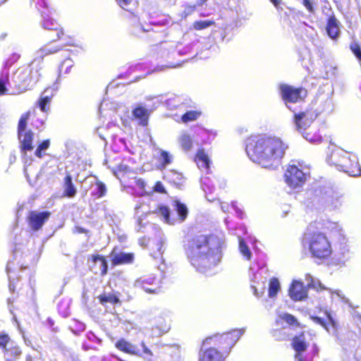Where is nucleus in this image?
I'll use <instances>...</instances> for the list:
<instances>
[{
  "label": "nucleus",
  "instance_id": "412c9836",
  "mask_svg": "<svg viewBox=\"0 0 361 361\" xmlns=\"http://www.w3.org/2000/svg\"><path fill=\"white\" fill-rule=\"evenodd\" d=\"M328 322H326L324 319L319 317H311V319L314 322L318 324L325 328V329L329 333H334L336 331V322L333 319L332 316L327 311L325 312Z\"/></svg>",
  "mask_w": 361,
  "mask_h": 361
},
{
  "label": "nucleus",
  "instance_id": "473e14b6",
  "mask_svg": "<svg viewBox=\"0 0 361 361\" xmlns=\"http://www.w3.org/2000/svg\"><path fill=\"white\" fill-rule=\"evenodd\" d=\"M170 329L169 324L164 320L159 322V324L154 326L152 329V336L153 337H159L163 335L164 334L169 331Z\"/></svg>",
  "mask_w": 361,
  "mask_h": 361
},
{
  "label": "nucleus",
  "instance_id": "0eeeda50",
  "mask_svg": "<svg viewBox=\"0 0 361 361\" xmlns=\"http://www.w3.org/2000/svg\"><path fill=\"white\" fill-rule=\"evenodd\" d=\"M314 201L321 203L329 209L336 210L342 207L344 202V197L343 194L330 188L319 189L315 191Z\"/></svg>",
  "mask_w": 361,
  "mask_h": 361
},
{
  "label": "nucleus",
  "instance_id": "13d9d810",
  "mask_svg": "<svg viewBox=\"0 0 361 361\" xmlns=\"http://www.w3.org/2000/svg\"><path fill=\"white\" fill-rule=\"evenodd\" d=\"M164 240L162 238H160V240L158 241V243L157 245V253L154 252L152 255L154 258H158L159 257H161L164 250Z\"/></svg>",
  "mask_w": 361,
  "mask_h": 361
},
{
  "label": "nucleus",
  "instance_id": "aec40b11",
  "mask_svg": "<svg viewBox=\"0 0 361 361\" xmlns=\"http://www.w3.org/2000/svg\"><path fill=\"white\" fill-rule=\"evenodd\" d=\"M345 155H348V152L341 148H335L332 150L331 154L328 157L327 161L330 165L335 166L338 170L340 166H346L343 163H341L342 157H344Z\"/></svg>",
  "mask_w": 361,
  "mask_h": 361
},
{
  "label": "nucleus",
  "instance_id": "a19ab883",
  "mask_svg": "<svg viewBox=\"0 0 361 361\" xmlns=\"http://www.w3.org/2000/svg\"><path fill=\"white\" fill-rule=\"evenodd\" d=\"M238 241H239V250L240 253L243 255V257L247 259L250 260L252 257V253L247 247V245L244 242L243 239L238 236Z\"/></svg>",
  "mask_w": 361,
  "mask_h": 361
},
{
  "label": "nucleus",
  "instance_id": "c03bdc74",
  "mask_svg": "<svg viewBox=\"0 0 361 361\" xmlns=\"http://www.w3.org/2000/svg\"><path fill=\"white\" fill-rule=\"evenodd\" d=\"M59 87L58 82L54 83L51 86L47 87L41 94L43 96H47L49 99H52L54 96L56 94Z\"/></svg>",
  "mask_w": 361,
  "mask_h": 361
},
{
  "label": "nucleus",
  "instance_id": "3c124183",
  "mask_svg": "<svg viewBox=\"0 0 361 361\" xmlns=\"http://www.w3.org/2000/svg\"><path fill=\"white\" fill-rule=\"evenodd\" d=\"M141 346L142 348V354L140 353L138 356L143 357L146 361H152V352L146 346L144 342H142Z\"/></svg>",
  "mask_w": 361,
  "mask_h": 361
},
{
  "label": "nucleus",
  "instance_id": "2f4dec72",
  "mask_svg": "<svg viewBox=\"0 0 361 361\" xmlns=\"http://www.w3.org/2000/svg\"><path fill=\"white\" fill-rule=\"evenodd\" d=\"M61 49V48L58 46L53 45L51 44H47L42 47L37 52V59H42V61L43 60V58L45 56L55 54L57 51H59Z\"/></svg>",
  "mask_w": 361,
  "mask_h": 361
},
{
  "label": "nucleus",
  "instance_id": "7ed1b4c3",
  "mask_svg": "<svg viewBox=\"0 0 361 361\" xmlns=\"http://www.w3.org/2000/svg\"><path fill=\"white\" fill-rule=\"evenodd\" d=\"M173 206L176 212L177 216L171 214L169 208L163 204L158 205L157 207L153 210L149 208V205L144 203L136 206L135 211L138 225L141 227L142 219L147 216L148 214L151 213L156 214L157 216L161 217L163 221L169 225H175L183 222L188 214L187 207L179 200H175Z\"/></svg>",
  "mask_w": 361,
  "mask_h": 361
},
{
  "label": "nucleus",
  "instance_id": "37998d69",
  "mask_svg": "<svg viewBox=\"0 0 361 361\" xmlns=\"http://www.w3.org/2000/svg\"><path fill=\"white\" fill-rule=\"evenodd\" d=\"M106 187L101 181H97L93 193L97 198H101L106 195Z\"/></svg>",
  "mask_w": 361,
  "mask_h": 361
},
{
  "label": "nucleus",
  "instance_id": "09e8293b",
  "mask_svg": "<svg viewBox=\"0 0 361 361\" xmlns=\"http://www.w3.org/2000/svg\"><path fill=\"white\" fill-rule=\"evenodd\" d=\"M302 137L307 141L312 143H317L320 142L321 137L317 134H312L310 132L307 130L300 133Z\"/></svg>",
  "mask_w": 361,
  "mask_h": 361
},
{
  "label": "nucleus",
  "instance_id": "69168bd1",
  "mask_svg": "<svg viewBox=\"0 0 361 361\" xmlns=\"http://www.w3.org/2000/svg\"><path fill=\"white\" fill-rule=\"evenodd\" d=\"M303 5L309 11H313V6L311 0H303Z\"/></svg>",
  "mask_w": 361,
  "mask_h": 361
},
{
  "label": "nucleus",
  "instance_id": "393cba45",
  "mask_svg": "<svg viewBox=\"0 0 361 361\" xmlns=\"http://www.w3.org/2000/svg\"><path fill=\"white\" fill-rule=\"evenodd\" d=\"M111 261L114 265L131 263L133 260V255L126 252H116L113 250L111 254Z\"/></svg>",
  "mask_w": 361,
  "mask_h": 361
},
{
  "label": "nucleus",
  "instance_id": "680f3d73",
  "mask_svg": "<svg viewBox=\"0 0 361 361\" xmlns=\"http://www.w3.org/2000/svg\"><path fill=\"white\" fill-rule=\"evenodd\" d=\"M153 190L156 192L166 193L165 188H164L163 184L160 181H157L155 183V185H154V186L153 188Z\"/></svg>",
  "mask_w": 361,
  "mask_h": 361
},
{
  "label": "nucleus",
  "instance_id": "603ef678",
  "mask_svg": "<svg viewBox=\"0 0 361 361\" xmlns=\"http://www.w3.org/2000/svg\"><path fill=\"white\" fill-rule=\"evenodd\" d=\"M141 346L142 348V354L140 353L138 356L143 357L146 361H152V352L146 346L144 342H142Z\"/></svg>",
  "mask_w": 361,
  "mask_h": 361
},
{
  "label": "nucleus",
  "instance_id": "72a5a7b5",
  "mask_svg": "<svg viewBox=\"0 0 361 361\" xmlns=\"http://www.w3.org/2000/svg\"><path fill=\"white\" fill-rule=\"evenodd\" d=\"M201 115L202 111L199 109L188 111L182 115L181 121L185 123L195 121L197 120Z\"/></svg>",
  "mask_w": 361,
  "mask_h": 361
},
{
  "label": "nucleus",
  "instance_id": "774afa93",
  "mask_svg": "<svg viewBox=\"0 0 361 361\" xmlns=\"http://www.w3.org/2000/svg\"><path fill=\"white\" fill-rule=\"evenodd\" d=\"M221 209L224 213L229 212L230 205L226 202H221Z\"/></svg>",
  "mask_w": 361,
  "mask_h": 361
},
{
  "label": "nucleus",
  "instance_id": "5fc2aeb1",
  "mask_svg": "<svg viewBox=\"0 0 361 361\" xmlns=\"http://www.w3.org/2000/svg\"><path fill=\"white\" fill-rule=\"evenodd\" d=\"M49 140H44L41 144H39L35 151L36 157L41 158L42 157V152L49 148Z\"/></svg>",
  "mask_w": 361,
  "mask_h": 361
},
{
  "label": "nucleus",
  "instance_id": "c756f323",
  "mask_svg": "<svg viewBox=\"0 0 361 361\" xmlns=\"http://www.w3.org/2000/svg\"><path fill=\"white\" fill-rule=\"evenodd\" d=\"M133 115L135 118L139 120L140 125L145 126L147 124L149 114L147 110L145 108L141 106L136 107L133 111Z\"/></svg>",
  "mask_w": 361,
  "mask_h": 361
},
{
  "label": "nucleus",
  "instance_id": "9b49d317",
  "mask_svg": "<svg viewBox=\"0 0 361 361\" xmlns=\"http://www.w3.org/2000/svg\"><path fill=\"white\" fill-rule=\"evenodd\" d=\"M0 350L6 361H16L22 353L16 343L4 334H0Z\"/></svg>",
  "mask_w": 361,
  "mask_h": 361
},
{
  "label": "nucleus",
  "instance_id": "8fccbe9b",
  "mask_svg": "<svg viewBox=\"0 0 361 361\" xmlns=\"http://www.w3.org/2000/svg\"><path fill=\"white\" fill-rule=\"evenodd\" d=\"M338 255L340 256L338 258V262L345 264L350 257L348 248L345 245L341 247Z\"/></svg>",
  "mask_w": 361,
  "mask_h": 361
},
{
  "label": "nucleus",
  "instance_id": "6e6d98bb",
  "mask_svg": "<svg viewBox=\"0 0 361 361\" xmlns=\"http://www.w3.org/2000/svg\"><path fill=\"white\" fill-rule=\"evenodd\" d=\"M334 109V104L331 99H326L324 102V106L319 110V113H331Z\"/></svg>",
  "mask_w": 361,
  "mask_h": 361
},
{
  "label": "nucleus",
  "instance_id": "864d4df0",
  "mask_svg": "<svg viewBox=\"0 0 361 361\" xmlns=\"http://www.w3.org/2000/svg\"><path fill=\"white\" fill-rule=\"evenodd\" d=\"M209 183L210 180L209 178L205 177L202 178V190L204 191L206 196L207 195V193H212L214 190V185H212V187H210Z\"/></svg>",
  "mask_w": 361,
  "mask_h": 361
},
{
  "label": "nucleus",
  "instance_id": "423d86ee",
  "mask_svg": "<svg viewBox=\"0 0 361 361\" xmlns=\"http://www.w3.org/2000/svg\"><path fill=\"white\" fill-rule=\"evenodd\" d=\"M245 332L244 329H233L229 332L223 334H216L206 338L203 341V345H218L225 350H228L227 353H229L231 349L235 345L240 338Z\"/></svg>",
  "mask_w": 361,
  "mask_h": 361
},
{
  "label": "nucleus",
  "instance_id": "a211bd4d",
  "mask_svg": "<svg viewBox=\"0 0 361 361\" xmlns=\"http://www.w3.org/2000/svg\"><path fill=\"white\" fill-rule=\"evenodd\" d=\"M202 346L199 353V361H224V354L213 347L205 348Z\"/></svg>",
  "mask_w": 361,
  "mask_h": 361
},
{
  "label": "nucleus",
  "instance_id": "f8f14e48",
  "mask_svg": "<svg viewBox=\"0 0 361 361\" xmlns=\"http://www.w3.org/2000/svg\"><path fill=\"white\" fill-rule=\"evenodd\" d=\"M250 280L252 282L251 288L253 294L257 297H261L264 291V285L267 278V269L266 267H259L257 271H254V268L250 267Z\"/></svg>",
  "mask_w": 361,
  "mask_h": 361
},
{
  "label": "nucleus",
  "instance_id": "338daca9",
  "mask_svg": "<svg viewBox=\"0 0 361 361\" xmlns=\"http://www.w3.org/2000/svg\"><path fill=\"white\" fill-rule=\"evenodd\" d=\"M135 183L137 187H138L140 189L143 190L145 187V182L141 178L137 179L135 180Z\"/></svg>",
  "mask_w": 361,
  "mask_h": 361
},
{
  "label": "nucleus",
  "instance_id": "9d476101",
  "mask_svg": "<svg viewBox=\"0 0 361 361\" xmlns=\"http://www.w3.org/2000/svg\"><path fill=\"white\" fill-rule=\"evenodd\" d=\"M134 286L142 289L147 294L158 295L161 291V281L154 274L140 277L135 281Z\"/></svg>",
  "mask_w": 361,
  "mask_h": 361
},
{
  "label": "nucleus",
  "instance_id": "49530a36",
  "mask_svg": "<svg viewBox=\"0 0 361 361\" xmlns=\"http://www.w3.org/2000/svg\"><path fill=\"white\" fill-rule=\"evenodd\" d=\"M171 160L172 157L168 152L160 149V157L159 161L163 167H165L168 164H171Z\"/></svg>",
  "mask_w": 361,
  "mask_h": 361
},
{
  "label": "nucleus",
  "instance_id": "4d7b16f0",
  "mask_svg": "<svg viewBox=\"0 0 361 361\" xmlns=\"http://www.w3.org/2000/svg\"><path fill=\"white\" fill-rule=\"evenodd\" d=\"M281 319L290 325H298L297 319L291 314L284 313L280 316Z\"/></svg>",
  "mask_w": 361,
  "mask_h": 361
},
{
  "label": "nucleus",
  "instance_id": "f704fd0d",
  "mask_svg": "<svg viewBox=\"0 0 361 361\" xmlns=\"http://www.w3.org/2000/svg\"><path fill=\"white\" fill-rule=\"evenodd\" d=\"M152 24H133V33L136 36H141L142 34L149 32L152 30Z\"/></svg>",
  "mask_w": 361,
  "mask_h": 361
},
{
  "label": "nucleus",
  "instance_id": "bf43d9fd",
  "mask_svg": "<svg viewBox=\"0 0 361 361\" xmlns=\"http://www.w3.org/2000/svg\"><path fill=\"white\" fill-rule=\"evenodd\" d=\"M350 49L355 56L359 59L361 60V49L358 44L353 42L350 44Z\"/></svg>",
  "mask_w": 361,
  "mask_h": 361
},
{
  "label": "nucleus",
  "instance_id": "6e6552de",
  "mask_svg": "<svg viewBox=\"0 0 361 361\" xmlns=\"http://www.w3.org/2000/svg\"><path fill=\"white\" fill-rule=\"evenodd\" d=\"M316 335L311 331H303L298 336H295L291 342V345L295 351V361H306L304 355L310 342L314 340Z\"/></svg>",
  "mask_w": 361,
  "mask_h": 361
},
{
  "label": "nucleus",
  "instance_id": "f3484780",
  "mask_svg": "<svg viewBox=\"0 0 361 361\" xmlns=\"http://www.w3.org/2000/svg\"><path fill=\"white\" fill-rule=\"evenodd\" d=\"M50 212H30L27 216L29 226L33 231H38L42 228L44 222L48 220Z\"/></svg>",
  "mask_w": 361,
  "mask_h": 361
},
{
  "label": "nucleus",
  "instance_id": "bb28decb",
  "mask_svg": "<svg viewBox=\"0 0 361 361\" xmlns=\"http://www.w3.org/2000/svg\"><path fill=\"white\" fill-rule=\"evenodd\" d=\"M28 66L29 69H32V73L30 74L31 79L33 83H35L41 75L40 71L42 69V59L35 58Z\"/></svg>",
  "mask_w": 361,
  "mask_h": 361
},
{
  "label": "nucleus",
  "instance_id": "58836bf2",
  "mask_svg": "<svg viewBox=\"0 0 361 361\" xmlns=\"http://www.w3.org/2000/svg\"><path fill=\"white\" fill-rule=\"evenodd\" d=\"M51 101V99H49L47 96L40 94L37 105L42 112L47 113L50 109L49 104Z\"/></svg>",
  "mask_w": 361,
  "mask_h": 361
},
{
  "label": "nucleus",
  "instance_id": "c85d7f7f",
  "mask_svg": "<svg viewBox=\"0 0 361 361\" xmlns=\"http://www.w3.org/2000/svg\"><path fill=\"white\" fill-rule=\"evenodd\" d=\"M195 161L199 169L201 170H209L210 160L203 149L198 150L196 154Z\"/></svg>",
  "mask_w": 361,
  "mask_h": 361
},
{
  "label": "nucleus",
  "instance_id": "c9c22d12",
  "mask_svg": "<svg viewBox=\"0 0 361 361\" xmlns=\"http://www.w3.org/2000/svg\"><path fill=\"white\" fill-rule=\"evenodd\" d=\"M13 83L9 80L8 75L7 74L2 75L0 78V96L7 94L8 87H13Z\"/></svg>",
  "mask_w": 361,
  "mask_h": 361
},
{
  "label": "nucleus",
  "instance_id": "39448f33",
  "mask_svg": "<svg viewBox=\"0 0 361 361\" xmlns=\"http://www.w3.org/2000/svg\"><path fill=\"white\" fill-rule=\"evenodd\" d=\"M310 170L302 161H293L285 171L284 178L286 184L292 188H301L310 177Z\"/></svg>",
  "mask_w": 361,
  "mask_h": 361
},
{
  "label": "nucleus",
  "instance_id": "4c0bfd02",
  "mask_svg": "<svg viewBox=\"0 0 361 361\" xmlns=\"http://www.w3.org/2000/svg\"><path fill=\"white\" fill-rule=\"evenodd\" d=\"M281 288L280 283L276 278L271 279L269 284V296L275 297Z\"/></svg>",
  "mask_w": 361,
  "mask_h": 361
},
{
  "label": "nucleus",
  "instance_id": "4468645a",
  "mask_svg": "<svg viewBox=\"0 0 361 361\" xmlns=\"http://www.w3.org/2000/svg\"><path fill=\"white\" fill-rule=\"evenodd\" d=\"M346 166H340L339 171L347 173L351 176H357L361 174V168L358 159L355 154L348 152V155L342 157L341 162Z\"/></svg>",
  "mask_w": 361,
  "mask_h": 361
},
{
  "label": "nucleus",
  "instance_id": "4be33fe9",
  "mask_svg": "<svg viewBox=\"0 0 361 361\" xmlns=\"http://www.w3.org/2000/svg\"><path fill=\"white\" fill-rule=\"evenodd\" d=\"M305 280L307 281V286L310 288H314L317 290H328L322 283L318 280L314 279L312 275L307 274L305 275ZM329 292L331 294H336L338 297L343 299V296L341 295V292L338 290H332L329 289Z\"/></svg>",
  "mask_w": 361,
  "mask_h": 361
},
{
  "label": "nucleus",
  "instance_id": "1a4fd4ad",
  "mask_svg": "<svg viewBox=\"0 0 361 361\" xmlns=\"http://www.w3.org/2000/svg\"><path fill=\"white\" fill-rule=\"evenodd\" d=\"M30 112L27 111L23 114L20 118L18 126V138L21 144V148L23 152L31 151L33 149L32 140L33 133L31 130L26 131V127Z\"/></svg>",
  "mask_w": 361,
  "mask_h": 361
},
{
  "label": "nucleus",
  "instance_id": "b1692460",
  "mask_svg": "<svg viewBox=\"0 0 361 361\" xmlns=\"http://www.w3.org/2000/svg\"><path fill=\"white\" fill-rule=\"evenodd\" d=\"M180 147L185 152H189L192 148L193 140L191 135L185 130H182L177 137Z\"/></svg>",
  "mask_w": 361,
  "mask_h": 361
},
{
  "label": "nucleus",
  "instance_id": "a18cd8bd",
  "mask_svg": "<svg viewBox=\"0 0 361 361\" xmlns=\"http://www.w3.org/2000/svg\"><path fill=\"white\" fill-rule=\"evenodd\" d=\"M13 262H8V264L6 266V272H7V274H8V280H9V290L11 292H14L15 289H16V285H15V279L14 277L11 275V273H12V265H13Z\"/></svg>",
  "mask_w": 361,
  "mask_h": 361
},
{
  "label": "nucleus",
  "instance_id": "ea45409f",
  "mask_svg": "<svg viewBox=\"0 0 361 361\" xmlns=\"http://www.w3.org/2000/svg\"><path fill=\"white\" fill-rule=\"evenodd\" d=\"M92 261L94 264H98L99 266L101 269V273L102 275L106 274L108 269V264L104 257L99 255L92 256Z\"/></svg>",
  "mask_w": 361,
  "mask_h": 361
},
{
  "label": "nucleus",
  "instance_id": "79ce46f5",
  "mask_svg": "<svg viewBox=\"0 0 361 361\" xmlns=\"http://www.w3.org/2000/svg\"><path fill=\"white\" fill-rule=\"evenodd\" d=\"M73 66V61L70 58L66 59L59 68V75L68 74Z\"/></svg>",
  "mask_w": 361,
  "mask_h": 361
},
{
  "label": "nucleus",
  "instance_id": "cd10ccee",
  "mask_svg": "<svg viewBox=\"0 0 361 361\" xmlns=\"http://www.w3.org/2000/svg\"><path fill=\"white\" fill-rule=\"evenodd\" d=\"M63 188L65 196L71 198L75 195L77 189L73 183L72 177L70 174H67L64 178Z\"/></svg>",
  "mask_w": 361,
  "mask_h": 361
},
{
  "label": "nucleus",
  "instance_id": "dca6fc26",
  "mask_svg": "<svg viewBox=\"0 0 361 361\" xmlns=\"http://www.w3.org/2000/svg\"><path fill=\"white\" fill-rule=\"evenodd\" d=\"M31 73L32 69H29V66L18 68L12 77L13 87L20 88L32 85L33 81L30 75Z\"/></svg>",
  "mask_w": 361,
  "mask_h": 361
},
{
  "label": "nucleus",
  "instance_id": "5701e85b",
  "mask_svg": "<svg viewBox=\"0 0 361 361\" xmlns=\"http://www.w3.org/2000/svg\"><path fill=\"white\" fill-rule=\"evenodd\" d=\"M219 0H197L196 5L195 6H188L184 10L185 17L188 15H190L196 7H203L209 8V9H214L216 6L219 5Z\"/></svg>",
  "mask_w": 361,
  "mask_h": 361
},
{
  "label": "nucleus",
  "instance_id": "f03ea898",
  "mask_svg": "<svg viewBox=\"0 0 361 361\" xmlns=\"http://www.w3.org/2000/svg\"><path fill=\"white\" fill-rule=\"evenodd\" d=\"M185 255L197 271L207 274L221 260V248L207 235H197L184 244Z\"/></svg>",
  "mask_w": 361,
  "mask_h": 361
},
{
  "label": "nucleus",
  "instance_id": "2eb2a0df",
  "mask_svg": "<svg viewBox=\"0 0 361 361\" xmlns=\"http://www.w3.org/2000/svg\"><path fill=\"white\" fill-rule=\"evenodd\" d=\"M317 114L313 111L300 112L294 114V123L296 130L300 133L308 130Z\"/></svg>",
  "mask_w": 361,
  "mask_h": 361
},
{
  "label": "nucleus",
  "instance_id": "e433bc0d",
  "mask_svg": "<svg viewBox=\"0 0 361 361\" xmlns=\"http://www.w3.org/2000/svg\"><path fill=\"white\" fill-rule=\"evenodd\" d=\"M326 32L332 39H336L340 35L338 24H326Z\"/></svg>",
  "mask_w": 361,
  "mask_h": 361
},
{
  "label": "nucleus",
  "instance_id": "de8ad7c7",
  "mask_svg": "<svg viewBox=\"0 0 361 361\" xmlns=\"http://www.w3.org/2000/svg\"><path fill=\"white\" fill-rule=\"evenodd\" d=\"M99 300L102 304H104L106 302L116 304L119 302L118 298L112 294H103V295H101L99 297Z\"/></svg>",
  "mask_w": 361,
  "mask_h": 361
},
{
  "label": "nucleus",
  "instance_id": "7c9ffc66",
  "mask_svg": "<svg viewBox=\"0 0 361 361\" xmlns=\"http://www.w3.org/2000/svg\"><path fill=\"white\" fill-rule=\"evenodd\" d=\"M44 29L51 32L49 37L53 40L61 39V35H63V30L59 24H44Z\"/></svg>",
  "mask_w": 361,
  "mask_h": 361
},
{
  "label": "nucleus",
  "instance_id": "6ab92c4d",
  "mask_svg": "<svg viewBox=\"0 0 361 361\" xmlns=\"http://www.w3.org/2000/svg\"><path fill=\"white\" fill-rule=\"evenodd\" d=\"M289 295L293 300H302L307 296V291L303 283L299 281H293L290 288Z\"/></svg>",
  "mask_w": 361,
  "mask_h": 361
},
{
  "label": "nucleus",
  "instance_id": "ddd939ff",
  "mask_svg": "<svg viewBox=\"0 0 361 361\" xmlns=\"http://www.w3.org/2000/svg\"><path fill=\"white\" fill-rule=\"evenodd\" d=\"M281 96L286 103H295L302 100L307 95V92L302 88H295L288 85H281Z\"/></svg>",
  "mask_w": 361,
  "mask_h": 361
},
{
  "label": "nucleus",
  "instance_id": "052dcab7",
  "mask_svg": "<svg viewBox=\"0 0 361 361\" xmlns=\"http://www.w3.org/2000/svg\"><path fill=\"white\" fill-rule=\"evenodd\" d=\"M326 228L328 229L331 230L332 231H335V232H337L339 234L342 231V228L341 227V226L336 222H329V226H326Z\"/></svg>",
  "mask_w": 361,
  "mask_h": 361
},
{
  "label": "nucleus",
  "instance_id": "a878e982",
  "mask_svg": "<svg viewBox=\"0 0 361 361\" xmlns=\"http://www.w3.org/2000/svg\"><path fill=\"white\" fill-rule=\"evenodd\" d=\"M116 347L119 350L130 355H140V350L135 345L131 344L125 339H120L119 341H118L116 343Z\"/></svg>",
  "mask_w": 361,
  "mask_h": 361
},
{
  "label": "nucleus",
  "instance_id": "e2e57ef3",
  "mask_svg": "<svg viewBox=\"0 0 361 361\" xmlns=\"http://www.w3.org/2000/svg\"><path fill=\"white\" fill-rule=\"evenodd\" d=\"M231 207L235 211L236 214L240 217L243 218V211L238 207L237 203L235 202H231Z\"/></svg>",
  "mask_w": 361,
  "mask_h": 361
},
{
  "label": "nucleus",
  "instance_id": "f257e3e1",
  "mask_svg": "<svg viewBox=\"0 0 361 361\" xmlns=\"http://www.w3.org/2000/svg\"><path fill=\"white\" fill-rule=\"evenodd\" d=\"M287 145L278 137L252 135L246 141V153L253 162L265 169H276L283 158Z\"/></svg>",
  "mask_w": 361,
  "mask_h": 361
},
{
  "label": "nucleus",
  "instance_id": "0e129e2a",
  "mask_svg": "<svg viewBox=\"0 0 361 361\" xmlns=\"http://www.w3.org/2000/svg\"><path fill=\"white\" fill-rule=\"evenodd\" d=\"M7 302H8V307H9L10 312H11V313L13 314V320L16 322V324H17V325H18V329H20L19 323H18V322L17 321L16 317V315L13 314V310L11 309V304L13 303V300H12L11 298H8V300H7Z\"/></svg>",
  "mask_w": 361,
  "mask_h": 361
},
{
  "label": "nucleus",
  "instance_id": "20e7f679",
  "mask_svg": "<svg viewBox=\"0 0 361 361\" xmlns=\"http://www.w3.org/2000/svg\"><path fill=\"white\" fill-rule=\"evenodd\" d=\"M302 245L307 248L312 256L319 259H325L332 252L331 243L327 237L321 232H312L310 227L304 235Z\"/></svg>",
  "mask_w": 361,
  "mask_h": 361
}]
</instances>
